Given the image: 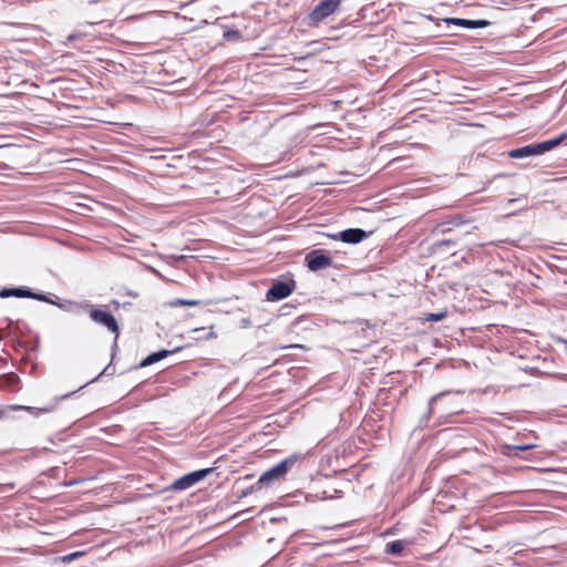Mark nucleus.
<instances>
[{"mask_svg":"<svg viewBox=\"0 0 567 567\" xmlns=\"http://www.w3.org/2000/svg\"><path fill=\"white\" fill-rule=\"evenodd\" d=\"M181 349H182L181 347H177L173 350L162 349L159 351L152 352L146 358H144L135 368L142 369V368L150 367V365L167 358L169 354L178 352Z\"/></svg>","mask_w":567,"mask_h":567,"instance_id":"9b49d317","label":"nucleus"},{"mask_svg":"<svg viewBox=\"0 0 567 567\" xmlns=\"http://www.w3.org/2000/svg\"><path fill=\"white\" fill-rule=\"evenodd\" d=\"M84 554H85L84 551H73V553H70V554L63 556L61 558V560L63 563H71V561L84 556Z\"/></svg>","mask_w":567,"mask_h":567,"instance_id":"6ab92c4d","label":"nucleus"},{"mask_svg":"<svg viewBox=\"0 0 567 567\" xmlns=\"http://www.w3.org/2000/svg\"><path fill=\"white\" fill-rule=\"evenodd\" d=\"M566 136H567V134L563 133L557 137H554V138L540 142V143H534L537 155H543V154L554 150L566 138Z\"/></svg>","mask_w":567,"mask_h":567,"instance_id":"f8f14e48","label":"nucleus"},{"mask_svg":"<svg viewBox=\"0 0 567 567\" xmlns=\"http://www.w3.org/2000/svg\"><path fill=\"white\" fill-rule=\"evenodd\" d=\"M224 38L227 41H230V40H234V39H238L239 38V31H237V30L227 31V32L224 33Z\"/></svg>","mask_w":567,"mask_h":567,"instance_id":"5701e85b","label":"nucleus"},{"mask_svg":"<svg viewBox=\"0 0 567 567\" xmlns=\"http://www.w3.org/2000/svg\"><path fill=\"white\" fill-rule=\"evenodd\" d=\"M14 292L17 298H31L32 296V290L24 286L14 288Z\"/></svg>","mask_w":567,"mask_h":567,"instance_id":"f3484780","label":"nucleus"},{"mask_svg":"<svg viewBox=\"0 0 567 567\" xmlns=\"http://www.w3.org/2000/svg\"><path fill=\"white\" fill-rule=\"evenodd\" d=\"M74 39H75L74 34L69 35V38H68L69 41H73Z\"/></svg>","mask_w":567,"mask_h":567,"instance_id":"c85d7f7f","label":"nucleus"},{"mask_svg":"<svg viewBox=\"0 0 567 567\" xmlns=\"http://www.w3.org/2000/svg\"><path fill=\"white\" fill-rule=\"evenodd\" d=\"M466 224L462 215H455L450 219L442 220L433 228V235H444Z\"/></svg>","mask_w":567,"mask_h":567,"instance_id":"1a4fd4ad","label":"nucleus"},{"mask_svg":"<svg viewBox=\"0 0 567 567\" xmlns=\"http://www.w3.org/2000/svg\"><path fill=\"white\" fill-rule=\"evenodd\" d=\"M456 245V240L455 239H445V240H437V241H434L433 243V247L439 249L443 246H452V247H455Z\"/></svg>","mask_w":567,"mask_h":567,"instance_id":"412c9836","label":"nucleus"},{"mask_svg":"<svg viewBox=\"0 0 567 567\" xmlns=\"http://www.w3.org/2000/svg\"><path fill=\"white\" fill-rule=\"evenodd\" d=\"M333 240H341L346 244L355 245L368 237V233L361 228H348L333 235H329Z\"/></svg>","mask_w":567,"mask_h":567,"instance_id":"6e6552de","label":"nucleus"},{"mask_svg":"<svg viewBox=\"0 0 567 567\" xmlns=\"http://www.w3.org/2000/svg\"><path fill=\"white\" fill-rule=\"evenodd\" d=\"M215 337H216L215 332L210 331L205 338L210 339V338H215Z\"/></svg>","mask_w":567,"mask_h":567,"instance_id":"cd10ccee","label":"nucleus"},{"mask_svg":"<svg viewBox=\"0 0 567 567\" xmlns=\"http://www.w3.org/2000/svg\"><path fill=\"white\" fill-rule=\"evenodd\" d=\"M455 394L453 391H443L430 398L426 412L420 417L419 427L424 429L429 425L431 416L436 409L442 413H456V409L446 401L447 398Z\"/></svg>","mask_w":567,"mask_h":567,"instance_id":"f03ea898","label":"nucleus"},{"mask_svg":"<svg viewBox=\"0 0 567 567\" xmlns=\"http://www.w3.org/2000/svg\"><path fill=\"white\" fill-rule=\"evenodd\" d=\"M174 305L178 306H186V307H195L200 305L199 300H192V299H176Z\"/></svg>","mask_w":567,"mask_h":567,"instance_id":"aec40b11","label":"nucleus"},{"mask_svg":"<svg viewBox=\"0 0 567 567\" xmlns=\"http://www.w3.org/2000/svg\"><path fill=\"white\" fill-rule=\"evenodd\" d=\"M444 22L449 25L452 24L455 27H461V28H466V29L486 28L491 24V22L485 19L470 20V19H462V18H445Z\"/></svg>","mask_w":567,"mask_h":567,"instance_id":"9d476101","label":"nucleus"},{"mask_svg":"<svg viewBox=\"0 0 567 567\" xmlns=\"http://www.w3.org/2000/svg\"><path fill=\"white\" fill-rule=\"evenodd\" d=\"M343 0H321L309 13L310 24L318 25L333 14Z\"/></svg>","mask_w":567,"mask_h":567,"instance_id":"20e7f679","label":"nucleus"},{"mask_svg":"<svg viewBox=\"0 0 567 567\" xmlns=\"http://www.w3.org/2000/svg\"><path fill=\"white\" fill-rule=\"evenodd\" d=\"M72 394H73V392L68 393V394L63 395V398H64V399H65V398H69V396H71Z\"/></svg>","mask_w":567,"mask_h":567,"instance_id":"c756f323","label":"nucleus"},{"mask_svg":"<svg viewBox=\"0 0 567 567\" xmlns=\"http://www.w3.org/2000/svg\"><path fill=\"white\" fill-rule=\"evenodd\" d=\"M109 369H110V367H106L105 369H103V371L96 378L91 380L89 383H92V382L96 381L102 374L107 373Z\"/></svg>","mask_w":567,"mask_h":567,"instance_id":"a878e982","label":"nucleus"},{"mask_svg":"<svg viewBox=\"0 0 567 567\" xmlns=\"http://www.w3.org/2000/svg\"><path fill=\"white\" fill-rule=\"evenodd\" d=\"M214 468H202L197 470L190 473H187L183 475L182 477L174 481V483L171 485L169 489L173 491H186L190 487H193L198 482L203 481L205 477H207Z\"/></svg>","mask_w":567,"mask_h":567,"instance_id":"39448f33","label":"nucleus"},{"mask_svg":"<svg viewBox=\"0 0 567 567\" xmlns=\"http://www.w3.org/2000/svg\"><path fill=\"white\" fill-rule=\"evenodd\" d=\"M404 549V542L403 540H393L386 544V553L399 556L402 554Z\"/></svg>","mask_w":567,"mask_h":567,"instance_id":"2eb2a0df","label":"nucleus"},{"mask_svg":"<svg viewBox=\"0 0 567 567\" xmlns=\"http://www.w3.org/2000/svg\"><path fill=\"white\" fill-rule=\"evenodd\" d=\"M296 288V282L291 279L289 281L276 280L266 293V300L270 302L282 300L289 297Z\"/></svg>","mask_w":567,"mask_h":567,"instance_id":"0eeeda50","label":"nucleus"},{"mask_svg":"<svg viewBox=\"0 0 567 567\" xmlns=\"http://www.w3.org/2000/svg\"><path fill=\"white\" fill-rule=\"evenodd\" d=\"M240 324H241V327H243V328H248V327H250V326H251V321H250V319H249V318H243V319L240 320Z\"/></svg>","mask_w":567,"mask_h":567,"instance_id":"393cba45","label":"nucleus"},{"mask_svg":"<svg viewBox=\"0 0 567 567\" xmlns=\"http://www.w3.org/2000/svg\"><path fill=\"white\" fill-rule=\"evenodd\" d=\"M16 297L14 288H3L0 290V298Z\"/></svg>","mask_w":567,"mask_h":567,"instance_id":"4be33fe9","label":"nucleus"},{"mask_svg":"<svg viewBox=\"0 0 567 567\" xmlns=\"http://www.w3.org/2000/svg\"><path fill=\"white\" fill-rule=\"evenodd\" d=\"M302 457L303 455L301 453L291 454L275 466L265 471L256 482V485H258V487L270 486L275 482L280 481L292 466L302 460Z\"/></svg>","mask_w":567,"mask_h":567,"instance_id":"f257e3e1","label":"nucleus"},{"mask_svg":"<svg viewBox=\"0 0 567 567\" xmlns=\"http://www.w3.org/2000/svg\"><path fill=\"white\" fill-rule=\"evenodd\" d=\"M82 306L84 308H90L89 316L93 322L105 327L110 332L115 333V339H117L120 334V326L106 306L97 308L87 301L83 302ZM114 344H116V340H114Z\"/></svg>","mask_w":567,"mask_h":567,"instance_id":"7ed1b4c3","label":"nucleus"},{"mask_svg":"<svg viewBox=\"0 0 567 567\" xmlns=\"http://www.w3.org/2000/svg\"><path fill=\"white\" fill-rule=\"evenodd\" d=\"M28 410L29 411L38 410V412L35 413L37 415L42 411L41 409H35V408H32V406H29ZM43 411H48V410L44 409Z\"/></svg>","mask_w":567,"mask_h":567,"instance_id":"bb28decb","label":"nucleus"},{"mask_svg":"<svg viewBox=\"0 0 567 567\" xmlns=\"http://www.w3.org/2000/svg\"><path fill=\"white\" fill-rule=\"evenodd\" d=\"M306 265L311 271H319L332 266V258L324 249H313L306 255Z\"/></svg>","mask_w":567,"mask_h":567,"instance_id":"423d86ee","label":"nucleus"},{"mask_svg":"<svg viewBox=\"0 0 567 567\" xmlns=\"http://www.w3.org/2000/svg\"><path fill=\"white\" fill-rule=\"evenodd\" d=\"M261 487H258V485H252L251 487L249 488H246L244 491L240 492V495L239 497H246L247 495H249L252 491H256V489H260Z\"/></svg>","mask_w":567,"mask_h":567,"instance_id":"b1692460","label":"nucleus"},{"mask_svg":"<svg viewBox=\"0 0 567 567\" xmlns=\"http://www.w3.org/2000/svg\"><path fill=\"white\" fill-rule=\"evenodd\" d=\"M511 158H526L532 156H538L535 150V144H528L522 147L513 148L508 152Z\"/></svg>","mask_w":567,"mask_h":567,"instance_id":"ddd939ff","label":"nucleus"},{"mask_svg":"<svg viewBox=\"0 0 567 567\" xmlns=\"http://www.w3.org/2000/svg\"><path fill=\"white\" fill-rule=\"evenodd\" d=\"M536 445L534 444H523V445H511L505 444L501 447V452L503 455H506L508 457H515L518 456L519 452H525L534 449Z\"/></svg>","mask_w":567,"mask_h":567,"instance_id":"4468645a","label":"nucleus"},{"mask_svg":"<svg viewBox=\"0 0 567 567\" xmlns=\"http://www.w3.org/2000/svg\"><path fill=\"white\" fill-rule=\"evenodd\" d=\"M31 299H35V300H39V301H43V302H47V303L54 305V306H56L59 308H63L62 303L52 300L49 296H47V295H44L42 292H34V291H32Z\"/></svg>","mask_w":567,"mask_h":567,"instance_id":"dca6fc26","label":"nucleus"},{"mask_svg":"<svg viewBox=\"0 0 567 567\" xmlns=\"http://www.w3.org/2000/svg\"><path fill=\"white\" fill-rule=\"evenodd\" d=\"M446 315H447L446 311H441V312H436V313H427L425 317V320L431 321V322H437V321L443 320L446 317Z\"/></svg>","mask_w":567,"mask_h":567,"instance_id":"a211bd4d","label":"nucleus"}]
</instances>
